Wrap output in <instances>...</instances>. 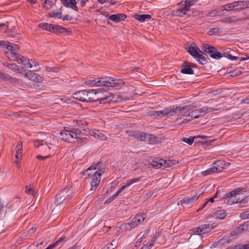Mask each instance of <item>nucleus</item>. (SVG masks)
<instances>
[{"instance_id":"f257e3e1","label":"nucleus","mask_w":249,"mask_h":249,"mask_svg":"<svg viewBox=\"0 0 249 249\" xmlns=\"http://www.w3.org/2000/svg\"><path fill=\"white\" fill-rule=\"evenodd\" d=\"M191 109L189 106L181 107L177 105L165 107L163 110H152L148 112L149 116L157 119L162 118L167 115L173 116L175 114L185 115Z\"/></svg>"},{"instance_id":"f03ea898","label":"nucleus","mask_w":249,"mask_h":249,"mask_svg":"<svg viewBox=\"0 0 249 249\" xmlns=\"http://www.w3.org/2000/svg\"><path fill=\"white\" fill-rule=\"evenodd\" d=\"M72 192L65 188L59 191L56 194L54 204L56 206L65 205L73 197Z\"/></svg>"},{"instance_id":"7ed1b4c3","label":"nucleus","mask_w":249,"mask_h":249,"mask_svg":"<svg viewBox=\"0 0 249 249\" xmlns=\"http://www.w3.org/2000/svg\"><path fill=\"white\" fill-rule=\"evenodd\" d=\"M146 217V213H138L129 222L122 224L121 229L125 231H130L139 225L142 224Z\"/></svg>"},{"instance_id":"20e7f679","label":"nucleus","mask_w":249,"mask_h":249,"mask_svg":"<svg viewBox=\"0 0 249 249\" xmlns=\"http://www.w3.org/2000/svg\"><path fill=\"white\" fill-rule=\"evenodd\" d=\"M87 102H96L99 101L100 103H105L109 102L108 96H102V92L98 90H94L93 89L88 90Z\"/></svg>"},{"instance_id":"39448f33","label":"nucleus","mask_w":249,"mask_h":249,"mask_svg":"<svg viewBox=\"0 0 249 249\" xmlns=\"http://www.w3.org/2000/svg\"><path fill=\"white\" fill-rule=\"evenodd\" d=\"M103 87H111L118 89L124 85V82L121 79L113 78L110 77H103L102 82Z\"/></svg>"},{"instance_id":"423d86ee","label":"nucleus","mask_w":249,"mask_h":249,"mask_svg":"<svg viewBox=\"0 0 249 249\" xmlns=\"http://www.w3.org/2000/svg\"><path fill=\"white\" fill-rule=\"evenodd\" d=\"M201 49L206 54H208L212 58L215 59H219L222 57V54L213 46L209 44L203 43L201 46Z\"/></svg>"},{"instance_id":"0eeeda50","label":"nucleus","mask_w":249,"mask_h":249,"mask_svg":"<svg viewBox=\"0 0 249 249\" xmlns=\"http://www.w3.org/2000/svg\"><path fill=\"white\" fill-rule=\"evenodd\" d=\"M242 190L241 188H237L225 194L222 197V199L228 198L227 201H224L227 205H231L234 203H237L238 196H239V192Z\"/></svg>"},{"instance_id":"6e6552de","label":"nucleus","mask_w":249,"mask_h":249,"mask_svg":"<svg viewBox=\"0 0 249 249\" xmlns=\"http://www.w3.org/2000/svg\"><path fill=\"white\" fill-rule=\"evenodd\" d=\"M103 172L101 170L91 172L90 176H88L91 178L90 181V191L94 192L99 185L101 179V175Z\"/></svg>"},{"instance_id":"1a4fd4ad","label":"nucleus","mask_w":249,"mask_h":249,"mask_svg":"<svg viewBox=\"0 0 249 249\" xmlns=\"http://www.w3.org/2000/svg\"><path fill=\"white\" fill-rule=\"evenodd\" d=\"M3 47H5L7 50V52H6V56L11 60H14V57L19 56V54L17 52L18 49V45L7 42H5Z\"/></svg>"},{"instance_id":"9d476101","label":"nucleus","mask_w":249,"mask_h":249,"mask_svg":"<svg viewBox=\"0 0 249 249\" xmlns=\"http://www.w3.org/2000/svg\"><path fill=\"white\" fill-rule=\"evenodd\" d=\"M140 178H133L131 179H129L127 180L125 185L123 186L121 188H120L117 192L114 194L112 196L107 199L104 202L105 204H108L113 201L119 195V194L122 192L124 189L129 187L130 185L133 184L134 183L138 182L140 181Z\"/></svg>"},{"instance_id":"9b49d317","label":"nucleus","mask_w":249,"mask_h":249,"mask_svg":"<svg viewBox=\"0 0 249 249\" xmlns=\"http://www.w3.org/2000/svg\"><path fill=\"white\" fill-rule=\"evenodd\" d=\"M61 139L65 142L72 143L74 142L75 134L71 129L68 127H64V129L60 132Z\"/></svg>"},{"instance_id":"f8f14e48","label":"nucleus","mask_w":249,"mask_h":249,"mask_svg":"<svg viewBox=\"0 0 249 249\" xmlns=\"http://www.w3.org/2000/svg\"><path fill=\"white\" fill-rule=\"evenodd\" d=\"M220 160L216 161L213 163L212 166L205 171H202L201 174L204 176H208L212 174L220 172L223 168L222 162Z\"/></svg>"},{"instance_id":"ddd939ff","label":"nucleus","mask_w":249,"mask_h":249,"mask_svg":"<svg viewBox=\"0 0 249 249\" xmlns=\"http://www.w3.org/2000/svg\"><path fill=\"white\" fill-rule=\"evenodd\" d=\"M199 196H195L192 197H185L178 202V205H181L183 207L190 208L198 199Z\"/></svg>"},{"instance_id":"4468645a","label":"nucleus","mask_w":249,"mask_h":249,"mask_svg":"<svg viewBox=\"0 0 249 249\" xmlns=\"http://www.w3.org/2000/svg\"><path fill=\"white\" fill-rule=\"evenodd\" d=\"M160 140L159 137L144 132L142 141L146 142L150 144H155L160 142Z\"/></svg>"},{"instance_id":"2eb2a0df","label":"nucleus","mask_w":249,"mask_h":249,"mask_svg":"<svg viewBox=\"0 0 249 249\" xmlns=\"http://www.w3.org/2000/svg\"><path fill=\"white\" fill-rule=\"evenodd\" d=\"M194 67V64L184 61L181 65L180 72L183 74H193L194 71L192 70V68Z\"/></svg>"},{"instance_id":"dca6fc26","label":"nucleus","mask_w":249,"mask_h":249,"mask_svg":"<svg viewBox=\"0 0 249 249\" xmlns=\"http://www.w3.org/2000/svg\"><path fill=\"white\" fill-rule=\"evenodd\" d=\"M72 131L76 134L75 138L78 141L82 140V138L81 135H86L88 132L84 127L73 126L71 128Z\"/></svg>"},{"instance_id":"f3484780","label":"nucleus","mask_w":249,"mask_h":249,"mask_svg":"<svg viewBox=\"0 0 249 249\" xmlns=\"http://www.w3.org/2000/svg\"><path fill=\"white\" fill-rule=\"evenodd\" d=\"M88 90H81L73 93V98L82 102H87Z\"/></svg>"},{"instance_id":"a211bd4d","label":"nucleus","mask_w":249,"mask_h":249,"mask_svg":"<svg viewBox=\"0 0 249 249\" xmlns=\"http://www.w3.org/2000/svg\"><path fill=\"white\" fill-rule=\"evenodd\" d=\"M25 77L29 80L36 82H39L42 80V77L39 74L33 71H28L25 73Z\"/></svg>"},{"instance_id":"6ab92c4d","label":"nucleus","mask_w":249,"mask_h":249,"mask_svg":"<svg viewBox=\"0 0 249 249\" xmlns=\"http://www.w3.org/2000/svg\"><path fill=\"white\" fill-rule=\"evenodd\" d=\"M14 61H17L18 63L24 65L27 68L33 67V64H30V60L24 56H20V55L18 57H14Z\"/></svg>"},{"instance_id":"aec40b11","label":"nucleus","mask_w":249,"mask_h":249,"mask_svg":"<svg viewBox=\"0 0 249 249\" xmlns=\"http://www.w3.org/2000/svg\"><path fill=\"white\" fill-rule=\"evenodd\" d=\"M63 5L68 8H70L73 10L78 11L76 6L77 2L76 0H60Z\"/></svg>"},{"instance_id":"412c9836","label":"nucleus","mask_w":249,"mask_h":249,"mask_svg":"<svg viewBox=\"0 0 249 249\" xmlns=\"http://www.w3.org/2000/svg\"><path fill=\"white\" fill-rule=\"evenodd\" d=\"M217 226L215 223L212 224H206L201 225V234H206L210 232L212 230L214 229Z\"/></svg>"},{"instance_id":"4be33fe9","label":"nucleus","mask_w":249,"mask_h":249,"mask_svg":"<svg viewBox=\"0 0 249 249\" xmlns=\"http://www.w3.org/2000/svg\"><path fill=\"white\" fill-rule=\"evenodd\" d=\"M126 18V15L124 14H116L110 16L108 19L116 23L124 20Z\"/></svg>"},{"instance_id":"5701e85b","label":"nucleus","mask_w":249,"mask_h":249,"mask_svg":"<svg viewBox=\"0 0 249 249\" xmlns=\"http://www.w3.org/2000/svg\"><path fill=\"white\" fill-rule=\"evenodd\" d=\"M102 81H103V77L86 81L84 84L91 86L101 87L103 86V84L102 82Z\"/></svg>"},{"instance_id":"b1692460","label":"nucleus","mask_w":249,"mask_h":249,"mask_svg":"<svg viewBox=\"0 0 249 249\" xmlns=\"http://www.w3.org/2000/svg\"><path fill=\"white\" fill-rule=\"evenodd\" d=\"M133 18L141 22L149 21L151 18V16L149 14L140 15L136 14L133 15Z\"/></svg>"},{"instance_id":"393cba45","label":"nucleus","mask_w":249,"mask_h":249,"mask_svg":"<svg viewBox=\"0 0 249 249\" xmlns=\"http://www.w3.org/2000/svg\"><path fill=\"white\" fill-rule=\"evenodd\" d=\"M237 199V204H238V207H245L248 206V199L247 197H245L242 194H239Z\"/></svg>"},{"instance_id":"a878e982","label":"nucleus","mask_w":249,"mask_h":249,"mask_svg":"<svg viewBox=\"0 0 249 249\" xmlns=\"http://www.w3.org/2000/svg\"><path fill=\"white\" fill-rule=\"evenodd\" d=\"M102 162L101 161L97 162L95 164L89 167L85 171V174H87L88 176H90V174L89 172L90 170H92V172H94V171H99L101 170L102 172V169L101 168L102 166Z\"/></svg>"},{"instance_id":"bb28decb","label":"nucleus","mask_w":249,"mask_h":249,"mask_svg":"<svg viewBox=\"0 0 249 249\" xmlns=\"http://www.w3.org/2000/svg\"><path fill=\"white\" fill-rule=\"evenodd\" d=\"M51 32L55 34L68 33V30L67 28L62 27L58 25L53 24Z\"/></svg>"},{"instance_id":"cd10ccee","label":"nucleus","mask_w":249,"mask_h":249,"mask_svg":"<svg viewBox=\"0 0 249 249\" xmlns=\"http://www.w3.org/2000/svg\"><path fill=\"white\" fill-rule=\"evenodd\" d=\"M189 11V9L186 7V6L183 4L182 7L179 8L175 11V13L177 16L183 17Z\"/></svg>"},{"instance_id":"c85d7f7f","label":"nucleus","mask_w":249,"mask_h":249,"mask_svg":"<svg viewBox=\"0 0 249 249\" xmlns=\"http://www.w3.org/2000/svg\"><path fill=\"white\" fill-rule=\"evenodd\" d=\"M3 65L10 69L17 71L20 73H21L23 71L22 68L20 66H18L14 63H8L6 62L4 63Z\"/></svg>"},{"instance_id":"c756f323","label":"nucleus","mask_w":249,"mask_h":249,"mask_svg":"<svg viewBox=\"0 0 249 249\" xmlns=\"http://www.w3.org/2000/svg\"><path fill=\"white\" fill-rule=\"evenodd\" d=\"M66 240L65 239V238L64 237H61L58 239V240L56 241L54 243H52L50 244L47 248H46L45 249H53V248L55 247H60L62 244L63 242L66 241Z\"/></svg>"},{"instance_id":"7c9ffc66","label":"nucleus","mask_w":249,"mask_h":249,"mask_svg":"<svg viewBox=\"0 0 249 249\" xmlns=\"http://www.w3.org/2000/svg\"><path fill=\"white\" fill-rule=\"evenodd\" d=\"M199 51L201 52L199 49L196 46H191L188 48V52L195 59H196L199 54Z\"/></svg>"},{"instance_id":"2f4dec72","label":"nucleus","mask_w":249,"mask_h":249,"mask_svg":"<svg viewBox=\"0 0 249 249\" xmlns=\"http://www.w3.org/2000/svg\"><path fill=\"white\" fill-rule=\"evenodd\" d=\"M221 11L236 10L235 9L238 8L237 1L224 5Z\"/></svg>"},{"instance_id":"473e14b6","label":"nucleus","mask_w":249,"mask_h":249,"mask_svg":"<svg viewBox=\"0 0 249 249\" xmlns=\"http://www.w3.org/2000/svg\"><path fill=\"white\" fill-rule=\"evenodd\" d=\"M245 229H247V226L245 224L240 225L237 228H235L234 230L231 231V235L232 236L236 235L238 234L241 233L242 232L245 230Z\"/></svg>"},{"instance_id":"72a5a7b5","label":"nucleus","mask_w":249,"mask_h":249,"mask_svg":"<svg viewBox=\"0 0 249 249\" xmlns=\"http://www.w3.org/2000/svg\"><path fill=\"white\" fill-rule=\"evenodd\" d=\"M238 8L235 9L236 11H240L242 9L249 8V0L237 1Z\"/></svg>"},{"instance_id":"f704fd0d","label":"nucleus","mask_w":249,"mask_h":249,"mask_svg":"<svg viewBox=\"0 0 249 249\" xmlns=\"http://www.w3.org/2000/svg\"><path fill=\"white\" fill-rule=\"evenodd\" d=\"M17 154L16 155V159L18 160L21 157V153L22 152V143L19 141L18 142L17 146L15 148Z\"/></svg>"},{"instance_id":"c9c22d12","label":"nucleus","mask_w":249,"mask_h":249,"mask_svg":"<svg viewBox=\"0 0 249 249\" xmlns=\"http://www.w3.org/2000/svg\"><path fill=\"white\" fill-rule=\"evenodd\" d=\"M163 163V168L172 167L174 165H177L178 162L176 160H161Z\"/></svg>"},{"instance_id":"e433bc0d","label":"nucleus","mask_w":249,"mask_h":249,"mask_svg":"<svg viewBox=\"0 0 249 249\" xmlns=\"http://www.w3.org/2000/svg\"><path fill=\"white\" fill-rule=\"evenodd\" d=\"M90 135L102 141H105L107 139V137L105 135L97 130L92 131Z\"/></svg>"},{"instance_id":"4c0bfd02","label":"nucleus","mask_w":249,"mask_h":249,"mask_svg":"<svg viewBox=\"0 0 249 249\" xmlns=\"http://www.w3.org/2000/svg\"><path fill=\"white\" fill-rule=\"evenodd\" d=\"M161 160H163V159L153 160L151 161V165L157 168H163V163Z\"/></svg>"},{"instance_id":"58836bf2","label":"nucleus","mask_w":249,"mask_h":249,"mask_svg":"<svg viewBox=\"0 0 249 249\" xmlns=\"http://www.w3.org/2000/svg\"><path fill=\"white\" fill-rule=\"evenodd\" d=\"M187 117H191V119H188V121H192L193 119H196L201 117L197 109H195L191 112H189Z\"/></svg>"},{"instance_id":"ea45409f","label":"nucleus","mask_w":249,"mask_h":249,"mask_svg":"<svg viewBox=\"0 0 249 249\" xmlns=\"http://www.w3.org/2000/svg\"><path fill=\"white\" fill-rule=\"evenodd\" d=\"M4 80L9 82L11 83H17L19 85H20L21 82V81L19 79L13 77L8 74H6V76H5Z\"/></svg>"},{"instance_id":"a19ab883","label":"nucleus","mask_w":249,"mask_h":249,"mask_svg":"<svg viewBox=\"0 0 249 249\" xmlns=\"http://www.w3.org/2000/svg\"><path fill=\"white\" fill-rule=\"evenodd\" d=\"M53 24L48 23H41L38 25V27L43 30L51 32Z\"/></svg>"},{"instance_id":"79ce46f5","label":"nucleus","mask_w":249,"mask_h":249,"mask_svg":"<svg viewBox=\"0 0 249 249\" xmlns=\"http://www.w3.org/2000/svg\"><path fill=\"white\" fill-rule=\"evenodd\" d=\"M144 132H139L136 131H132L131 134H129L130 136L132 137H135L136 139L142 141V137L143 135Z\"/></svg>"},{"instance_id":"37998d69","label":"nucleus","mask_w":249,"mask_h":249,"mask_svg":"<svg viewBox=\"0 0 249 249\" xmlns=\"http://www.w3.org/2000/svg\"><path fill=\"white\" fill-rule=\"evenodd\" d=\"M198 113L200 114V116H204L206 113L210 112L212 111L213 109L212 108H209L207 107H202L200 109H197Z\"/></svg>"},{"instance_id":"c03bdc74","label":"nucleus","mask_w":249,"mask_h":249,"mask_svg":"<svg viewBox=\"0 0 249 249\" xmlns=\"http://www.w3.org/2000/svg\"><path fill=\"white\" fill-rule=\"evenodd\" d=\"M196 59L199 64L202 65L205 64L208 62L206 57L200 54L198 55Z\"/></svg>"},{"instance_id":"a18cd8bd","label":"nucleus","mask_w":249,"mask_h":249,"mask_svg":"<svg viewBox=\"0 0 249 249\" xmlns=\"http://www.w3.org/2000/svg\"><path fill=\"white\" fill-rule=\"evenodd\" d=\"M214 214L215 215L217 218L219 219H224L226 216V213L225 211L223 210H219L216 211L214 213Z\"/></svg>"},{"instance_id":"49530a36","label":"nucleus","mask_w":249,"mask_h":249,"mask_svg":"<svg viewBox=\"0 0 249 249\" xmlns=\"http://www.w3.org/2000/svg\"><path fill=\"white\" fill-rule=\"evenodd\" d=\"M198 1V0H186L184 1V3L183 4L185 6H186V7L190 10V7Z\"/></svg>"},{"instance_id":"de8ad7c7","label":"nucleus","mask_w":249,"mask_h":249,"mask_svg":"<svg viewBox=\"0 0 249 249\" xmlns=\"http://www.w3.org/2000/svg\"><path fill=\"white\" fill-rule=\"evenodd\" d=\"M54 4V3L53 1L50 0H45L43 3V7L46 8L47 9H50L53 6Z\"/></svg>"},{"instance_id":"09e8293b","label":"nucleus","mask_w":249,"mask_h":249,"mask_svg":"<svg viewBox=\"0 0 249 249\" xmlns=\"http://www.w3.org/2000/svg\"><path fill=\"white\" fill-rule=\"evenodd\" d=\"M160 232H156L155 234L153 235V236L152 237L150 240H149L148 242L151 245H152V246H154L155 243L157 241V238L159 236H160Z\"/></svg>"},{"instance_id":"8fccbe9b","label":"nucleus","mask_w":249,"mask_h":249,"mask_svg":"<svg viewBox=\"0 0 249 249\" xmlns=\"http://www.w3.org/2000/svg\"><path fill=\"white\" fill-rule=\"evenodd\" d=\"M222 56L226 57L231 60H236L238 59V58H239L238 57L233 56L231 55V54H230L228 52H225L223 53L222 54Z\"/></svg>"},{"instance_id":"3c124183","label":"nucleus","mask_w":249,"mask_h":249,"mask_svg":"<svg viewBox=\"0 0 249 249\" xmlns=\"http://www.w3.org/2000/svg\"><path fill=\"white\" fill-rule=\"evenodd\" d=\"M195 137L191 136L188 138H184L182 139V141L187 143L189 145H191L193 144L194 142V140L195 139Z\"/></svg>"},{"instance_id":"603ef678","label":"nucleus","mask_w":249,"mask_h":249,"mask_svg":"<svg viewBox=\"0 0 249 249\" xmlns=\"http://www.w3.org/2000/svg\"><path fill=\"white\" fill-rule=\"evenodd\" d=\"M221 11V9H220V10H216V9L212 10L211 12H209L207 16H209L213 17H215L218 15V13L219 12H220Z\"/></svg>"},{"instance_id":"864d4df0","label":"nucleus","mask_w":249,"mask_h":249,"mask_svg":"<svg viewBox=\"0 0 249 249\" xmlns=\"http://www.w3.org/2000/svg\"><path fill=\"white\" fill-rule=\"evenodd\" d=\"M25 193L27 194L34 196L35 195L34 191L30 186H27L25 188Z\"/></svg>"},{"instance_id":"5fc2aeb1","label":"nucleus","mask_w":249,"mask_h":249,"mask_svg":"<svg viewBox=\"0 0 249 249\" xmlns=\"http://www.w3.org/2000/svg\"><path fill=\"white\" fill-rule=\"evenodd\" d=\"M149 232V230H146L144 232V233H143L142 234L141 237L139 239H138V241H137V243H138V242L141 243L143 240V239H144L145 238H146L148 236Z\"/></svg>"},{"instance_id":"6e6d98bb","label":"nucleus","mask_w":249,"mask_h":249,"mask_svg":"<svg viewBox=\"0 0 249 249\" xmlns=\"http://www.w3.org/2000/svg\"><path fill=\"white\" fill-rule=\"evenodd\" d=\"M240 217L242 219H249V211L241 213L240 214Z\"/></svg>"},{"instance_id":"4d7b16f0","label":"nucleus","mask_w":249,"mask_h":249,"mask_svg":"<svg viewBox=\"0 0 249 249\" xmlns=\"http://www.w3.org/2000/svg\"><path fill=\"white\" fill-rule=\"evenodd\" d=\"M219 31V29L217 28H213L209 30L208 33L209 35L212 36L214 34H217Z\"/></svg>"},{"instance_id":"13d9d810","label":"nucleus","mask_w":249,"mask_h":249,"mask_svg":"<svg viewBox=\"0 0 249 249\" xmlns=\"http://www.w3.org/2000/svg\"><path fill=\"white\" fill-rule=\"evenodd\" d=\"M42 142V140H36L33 141L34 145L36 147H38L40 145H43Z\"/></svg>"},{"instance_id":"bf43d9fd","label":"nucleus","mask_w":249,"mask_h":249,"mask_svg":"<svg viewBox=\"0 0 249 249\" xmlns=\"http://www.w3.org/2000/svg\"><path fill=\"white\" fill-rule=\"evenodd\" d=\"M152 245L147 242L146 244H144L143 246L140 249H151L152 248Z\"/></svg>"},{"instance_id":"052dcab7","label":"nucleus","mask_w":249,"mask_h":249,"mask_svg":"<svg viewBox=\"0 0 249 249\" xmlns=\"http://www.w3.org/2000/svg\"><path fill=\"white\" fill-rule=\"evenodd\" d=\"M73 124H75L78 125V127H83V122L82 120H74Z\"/></svg>"},{"instance_id":"680f3d73","label":"nucleus","mask_w":249,"mask_h":249,"mask_svg":"<svg viewBox=\"0 0 249 249\" xmlns=\"http://www.w3.org/2000/svg\"><path fill=\"white\" fill-rule=\"evenodd\" d=\"M50 156H51L50 155H48L46 156H42L40 155H38L37 156L36 158L38 159V160H44L49 158Z\"/></svg>"},{"instance_id":"e2e57ef3","label":"nucleus","mask_w":249,"mask_h":249,"mask_svg":"<svg viewBox=\"0 0 249 249\" xmlns=\"http://www.w3.org/2000/svg\"><path fill=\"white\" fill-rule=\"evenodd\" d=\"M193 231L195 232H197L199 234H201V226H200L199 227L194 228Z\"/></svg>"},{"instance_id":"0e129e2a","label":"nucleus","mask_w":249,"mask_h":249,"mask_svg":"<svg viewBox=\"0 0 249 249\" xmlns=\"http://www.w3.org/2000/svg\"><path fill=\"white\" fill-rule=\"evenodd\" d=\"M238 59H239L240 61H245V60H246L247 59H249V54H246L244 56H243V57H241L240 58H239Z\"/></svg>"},{"instance_id":"69168bd1","label":"nucleus","mask_w":249,"mask_h":249,"mask_svg":"<svg viewBox=\"0 0 249 249\" xmlns=\"http://www.w3.org/2000/svg\"><path fill=\"white\" fill-rule=\"evenodd\" d=\"M218 197V192H217L214 195V196L213 197H212L210 198L207 201L211 202V203H213L214 202V199Z\"/></svg>"},{"instance_id":"338daca9","label":"nucleus","mask_w":249,"mask_h":249,"mask_svg":"<svg viewBox=\"0 0 249 249\" xmlns=\"http://www.w3.org/2000/svg\"><path fill=\"white\" fill-rule=\"evenodd\" d=\"M70 249H81V246L76 243L74 246L70 248Z\"/></svg>"},{"instance_id":"774afa93","label":"nucleus","mask_w":249,"mask_h":249,"mask_svg":"<svg viewBox=\"0 0 249 249\" xmlns=\"http://www.w3.org/2000/svg\"><path fill=\"white\" fill-rule=\"evenodd\" d=\"M242 247H243V246L242 244H238L236 246H234L233 247L232 249H243Z\"/></svg>"}]
</instances>
